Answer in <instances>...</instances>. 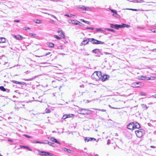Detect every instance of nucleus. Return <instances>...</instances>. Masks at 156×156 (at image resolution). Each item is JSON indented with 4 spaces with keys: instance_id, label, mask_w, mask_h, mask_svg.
I'll return each instance as SVG.
<instances>
[{
    "instance_id": "7",
    "label": "nucleus",
    "mask_w": 156,
    "mask_h": 156,
    "mask_svg": "<svg viewBox=\"0 0 156 156\" xmlns=\"http://www.w3.org/2000/svg\"><path fill=\"white\" fill-rule=\"evenodd\" d=\"M134 122L130 123L127 125V128L129 129H134Z\"/></svg>"
},
{
    "instance_id": "25",
    "label": "nucleus",
    "mask_w": 156,
    "mask_h": 156,
    "mask_svg": "<svg viewBox=\"0 0 156 156\" xmlns=\"http://www.w3.org/2000/svg\"><path fill=\"white\" fill-rule=\"evenodd\" d=\"M94 53H97L98 52H99V49H95L94 50H93L92 51Z\"/></svg>"
},
{
    "instance_id": "17",
    "label": "nucleus",
    "mask_w": 156,
    "mask_h": 156,
    "mask_svg": "<svg viewBox=\"0 0 156 156\" xmlns=\"http://www.w3.org/2000/svg\"><path fill=\"white\" fill-rule=\"evenodd\" d=\"M120 28H123L125 27H130L129 25H127L124 23H123L122 25H120Z\"/></svg>"
},
{
    "instance_id": "26",
    "label": "nucleus",
    "mask_w": 156,
    "mask_h": 156,
    "mask_svg": "<svg viewBox=\"0 0 156 156\" xmlns=\"http://www.w3.org/2000/svg\"><path fill=\"white\" fill-rule=\"evenodd\" d=\"M141 107L143 108H145V109H147L148 108V107L147 106L144 104H142L141 105Z\"/></svg>"
},
{
    "instance_id": "33",
    "label": "nucleus",
    "mask_w": 156,
    "mask_h": 156,
    "mask_svg": "<svg viewBox=\"0 0 156 156\" xmlns=\"http://www.w3.org/2000/svg\"><path fill=\"white\" fill-rule=\"evenodd\" d=\"M93 109H95V110H98L99 111H101L102 112H105L106 111V110H105L104 109H97V108H93Z\"/></svg>"
},
{
    "instance_id": "13",
    "label": "nucleus",
    "mask_w": 156,
    "mask_h": 156,
    "mask_svg": "<svg viewBox=\"0 0 156 156\" xmlns=\"http://www.w3.org/2000/svg\"><path fill=\"white\" fill-rule=\"evenodd\" d=\"M134 129H139L140 127V124L137 122H136L135 123H134Z\"/></svg>"
},
{
    "instance_id": "54",
    "label": "nucleus",
    "mask_w": 156,
    "mask_h": 156,
    "mask_svg": "<svg viewBox=\"0 0 156 156\" xmlns=\"http://www.w3.org/2000/svg\"><path fill=\"white\" fill-rule=\"evenodd\" d=\"M38 143L46 144L47 143L46 142H41V141H38Z\"/></svg>"
},
{
    "instance_id": "34",
    "label": "nucleus",
    "mask_w": 156,
    "mask_h": 156,
    "mask_svg": "<svg viewBox=\"0 0 156 156\" xmlns=\"http://www.w3.org/2000/svg\"><path fill=\"white\" fill-rule=\"evenodd\" d=\"M47 144H48L52 146H53V145L54 144L53 143H52L49 141L48 142Z\"/></svg>"
},
{
    "instance_id": "24",
    "label": "nucleus",
    "mask_w": 156,
    "mask_h": 156,
    "mask_svg": "<svg viewBox=\"0 0 156 156\" xmlns=\"http://www.w3.org/2000/svg\"><path fill=\"white\" fill-rule=\"evenodd\" d=\"M132 86L133 87H140L139 86H137L136 83H134L132 84Z\"/></svg>"
},
{
    "instance_id": "64",
    "label": "nucleus",
    "mask_w": 156,
    "mask_h": 156,
    "mask_svg": "<svg viewBox=\"0 0 156 156\" xmlns=\"http://www.w3.org/2000/svg\"><path fill=\"white\" fill-rule=\"evenodd\" d=\"M110 144V142L109 140H108V141L107 142V144L108 145H109Z\"/></svg>"
},
{
    "instance_id": "38",
    "label": "nucleus",
    "mask_w": 156,
    "mask_h": 156,
    "mask_svg": "<svg viewBox=\"0 0 156 156\" xmlns=\"http://www.w3.org/2000/svg\"><path fill=\"white\" fill-rule=\"evenodd\" d=\"M75 135L77 137H78L80 136V133H79L76 131H75Z\"/></svg>"
},
{
    "instance_id": "53",
    "label": "nucleus",
    "mask_w": 156,
    "mask_h": 156,
    "mask_svg": "<svg viewBox=\"0 0 156 156\" xmlns=\"http://www.w3.org/2000/svg\"><path fill=\"white\" fill-rule=\"evenodd\" d=\"M14 22L19 23L20 21L19 20H14Z\"/></svg>"
},
{
    "instance_id": "27",
    "label": "nucleus",
    "mask_w": 156,
    "mask_h": 156,
    "mask_svg": "<svg viewBox=\"0 0 156 156\" xmlns=\"http://www.w3.org/2000/svg\"><path fill=\"white\" fill-rule=\"evenodd\" d=\"M0 89L3 91H5L6 90L3 86H1L0 87Z\"/></svg>"
},
{
    "instance_id": "59",
    "label": "nucleus",
    "mask_w": 156,
    "mask_h": 156,
    "mask_svg": "<svg viewBox=\"0 0 156 156\" xmlns=\"http://www.w3.org/2000/svg\"><path fill=\"white\" fill-rule=\"evenodd\" d=\"M50 22L51 23H53V24L54 23H55L54 21L53 20H51V21H50Z\"/></svg>"
},
{
    "instance_id": "2",
    "label": "nucleus",
    "mask_w": 156,
    "mask_h": 156,
    "mask_svg": "<svg viewBox=\"0 0 156 156\" xmlns=\"http://www.w3.org/2000/svg\"><path fill=\"white\" fill-rule=\"evenodd\" d=\"M91 111L87 109H80L78 110V113L81 114H88L90 113Z\"/></svg>"
},
{
    "instance_id": "60",
    "label": "nucleus",
    "mask_w": 156,
    "mask_h": 156,
    "mask_svg": "<svg viewBox=\"0 0 156 156\" xmlns=\"http://www.w3.org/2000/svg\"><path fill=\"white\" fill-rule=\"evenodd\" d=\"M41 76V75H37V76H35L34 77V78H33V79H34V78H37V77H38V76Z\"/></svg>"
},
{
    "instance_id": "41",
    "label": "nucleus",
    "mask_w": 156,
    "mask_h": 156,
    "mask_svg": "<svg viewBox=\"0 0 156 156\" xmlns=\"http://www.w3.org/2000/svg\"><path fill=\"white\" fill-rule=\"evenodd\" d=\"M23 136H25L27 138H32V137L30 136H28L26 134H24L23 135Z\"/></svg>"
},
{
    "instance_id": "20",
    "label": "nucleus",
    "mask_w": 156,
    "mask_h": 156,
    "mask_svg": "<svg viewBox=\"0 0 156 156\" xmlns=\"http://www.w3.org/2000/svg\"><path fill=\"white\" fill-rule=\"evenodd\" d=\"M47 44L50 47L52 48L54 46V44L52 43L48 42Z\"/></svg>"
},
{
    "instance_id": "44",
    "label": "nucleus",
    "mask_w": 156,
    "mask_h": 156,
    "mask_svg": "<svg viewBox=\"0 0 156 156\" xmlns=\"http://www.w3.org/2000/svg\"><path fill=\"white\" fill-rule=\"evenodd\" d=\"M86 28L87 29L91 30H94V27H86Z\"/></svg>"
},
{
    "instance_id": "45",
    "label": "nucleus",
    "mask_w": 156,
    "mask_h": 156,
    "mask_svg": "<svg viewBox=\"0 0 156 156\" xmlns=\"http://www.w3.org/2000/svg\"><path fill=\"white\" fill-rule=\"evenodd\" d=\"M30 28L29 27H24L23 28V29L24 30H27V29H29L30 30Z\"/></svg>"
},
{
    "instance_id": "29",
    "label": "nucleus",
    "mask_w": 156,
    "mask_h": 156,
    "mask_svg": "<svg viewBox=\"0 0 156 156\" xmlns=\"http://www.w3.org/2000/svg\"><path fill=\"white\" fill-rule=\"evenodd\" d=\"M17 84L25 85L26 84V83L24 82H21L18 81Z\"/></svg>"
},
{
    "instance_id": "21",
    "label": "nucleus",
    "mask_w": 156,
    "mask_h": 156,
    "mask_svg": "<svg viewBox=\"0 0 156 156\" xmlns=\"http://www.w3.org/2000/svg\"><path fill=\"white\" fill-rule=\"evenodd\" d=\"M141 77H143V78H142L141 79L142 80H151V78H149L148 77H147L146 76H142Z\"/></svg>"
},
{
    "instance_id": "61",
    "label": "nucleus",
    "mask_w": 156,
    "mask_h": 156,
    "mask_svg": "<svg viewBox=\"0 0 156 156\" xmlns=\"http://www.w3.org/2000/svg\"><path fill=\"white\" fill-rule=\"evenodd\" d=\"M105 55H108V54L110 55V54H111V53H108V52H105Z\"/></svg>"
},
{
    "instance_id": "57",
    "label": "nucleus",
    "mask_w": 156,
    "mask_h": 156,
    "mask_svg": "<svg viewBox=\"0 0 156 156\" xmlns=\"http://www.w3.org/2000/svg\"><path fill=\"white\" fill-rule=\"evenodd\" d=\"M150 30L151 31H152V32L153 33H156V29H155L154 30Z\"/></svg>"
},
{
    "instance_id": "3",
    "label": "nucleus",
    "mask_w": 156,
    "mask_h": 156,
    "mask_svg": "<svg viewBox=\"0 0 156 156\" xmlns=\"http://www.w3.org/2000/svg\"><path fill=\"white\" fill-rule=\"evenodd\" d=\"M39 154V155L41 156H44L45 155H49L50 156H54V154H53L46 152L45 151H38Z\"/></svg>"
},
{
    "instance_id": "36",
    "label": "nucleus",
    "mask_w": 156,
    "mask_h": 156,
    "mask_svg": "<svg viewBox=\"0 0 156 156\" xmlns=\"http://www.w3.org/2000/svg\"><path fill=\"white\" fill-rule=\"evenodd\" d=\"M67 118H68L67 115V114H65L64 115H63V116L62 118V119H64Z\"/></svg>"
},
{
    "instance_id": "5",
    "label": "nucleus",
    "mask_w": 156,
    "mask_h": 156,
    "mask_svg": "<svg viewBox=\"0 0 156 156\" xmlns=\"http://www.w3.org/2000/svg\"><path fill=\"white\" fill-rule=\"evenodd\" d=\"M109 9L112 12L114 13V14H112V16H113L116 17L117 18H119L120 17V16L117 13L116 11L114 9Z\"/></svg>"
},
{
    "instance_id": "9",
    "label": "nucleus",
    "mask_w": 156,
    "mask_h": 156,
    "mask_svg": "<svg viewBox=\"0 0 156 156\" xmlns=\"http://www.w3.org/2000/svg\"><path fill=\"white\" fill-rule=\"evenodd\" d=\"M89 38L87 39H86L85 40H84L81 43L80 45H85L87 44H88L89 42Z\"/></svg>"
},
{
    "instance_id": "16",
    "label": "nucleus",
    "mask_w": 156,
    "mask_h": 156,
    "mask_svg": "<svg viewBox=\"0 0 156 156\" xmlns=\"http://www.w3.org/2000/svg\"><path fill=\"white\" fill-rule=\"evenodd\" d=\"M58 33L59 34V36H62L64 38L65 37V35L63 34L62 31V30L58 31Z\"/></svg>"
},
{
    "instance_id": "14",
    "label": "nucleus",
    "mask_w": 156,
    "mask_h": 156,
    "mask_svg": "<svg viewBox=\"0 0 156 156\" xmlns=\"http://www.w3.org/2000/svg\"><path fill=\"white\" fill-rule=\"evenodd\" d=\"M89 41L91 42L92 43L94 44H96L97 40L94 38H89Z\"/></svg>"
},
{
    "instance_id": "37",
    "label": "nucleus",
    "mask_w": 156,
    "mask_h": 156,
    "mask_svg": "<svg viewBox=\"0 0 156 156\" xmlns=\"http://www.w3.org/2000/svg\"><path fill=\"white\" fill-rule=\"evenodd\" d=\"M96 31H102V32L104 31H103L102 30V29L101 28H96Z\"/></svg>"
},
{
    "instance_id": "18",
    "label": "nucleus",
    "mask_w": 156,
    "mask_h": 156,
    "mask_svg": "<svg viewBox=\"0 0 156 156\" xmlns=\"http://www.w3.org/2000/svg\"><path fill=\"white\" fill-rule=\"evenodd\" d=\"M5 38L4 37H0V43L5 42Z\"/></svg>"
},
{
    "instance_id": "51",
    "label": "nucleus",
    "mask_w": 156,
    "mask_h": 156,
    "mask_svg": "<svg viewBox=\"0 0 156 156\" xmlns=\"http://www.w3.org/2000/svg\"><path fill=\"white\" fill-rule=\"evenodd\" d=\"M31 142L33 143H38V141L34 140L32 141Z\"/></svg>"
},
{
    "instance_id": "32",
    "label": "nucleus",
    "mask_w": 156,
    "mask_h": 156,
    "mask_svg": "<svg viewBox=\"0 0 156 156\" xmlns=\"http://www.w3.org/2000/svg\"><path fill=\"white\" fill-rule=\"evenodd\" d=\"M127 9V10H131L134 11H138V10L137 9H133L126 8V9Z\"/></svg>"
},
{
    "instance_id": "15",
    "label": "nucleus",
    "mask_w": 156,
    "mask_h": 156,
    "mask_svg": "<svg viewBox=\"0 0 156 156\" xmlns=\"http://www.w3.org/2000/svg\"><path fill=\"white\" fill-rule=\"evenodd\" d=\"M79 21L76 20H72L71 21V23L73 24H75L76 25H77L78 24Z\"/></svg>"
},
{
    "instance_id": "50",
    "label": "nucleus",
    "mask_w": 156,
    "mask_h": 156,
    "mask_svg": "<svg viewBox=\"0 0 156 156\" xmlns=\"http://www.w3.org/2000/svg\"><path fill=\"white\" fill-rule=\"evenodd\" d=\"M50 16L52 17L55 18V19L56 20H58L57 17L55 16L52 15H50Z\"/></svg>"
},
{
    "instance_id": "58",
    "label": "nucleus",
    "mask_w": 156,
    "mask_h": 156,
    "mask_svg": "<svg viewBox=\"0 0 156 156\" xmlns=\"http://www.w3.org/2000/svg\"><path fill=\"white\" fill-rule=\"evenodd\" d=\"M84 23L88 24H90V23L88 21H85V22H84Z\"/></svg>"
},
{
    "instance_id": "56",
    "label": "nucleus",
    "mask_w": 156,
    "mask_h": 156,
    "mask_svg": "<svg viewBox=\"0 0 156 156\" xmlns=\"http://www.w3.org/2000/svg\"><path fill=\"white\" fill-rule=\"evenodd\" d=\"M108 106H109V107L110 108H112V109H118V108H115L112 107L111 106V105H109Z\"/></svg>"
},
{
    "instance_id": "4",
    "label": "nucleus",
    "mask_w": 156,
    "mask_h": 156,
    "mask_svg": "<svg viewBox=\"0 0 156 156\" xmlns=\"http://www.w3.org/2000/svg\"><path fill=\"white\" fill-rule=\"evenodd\" d=\"M135 132L137 136L138 137H142L144 133V130L142 129L136 130Z\"/></svg>"
},
{
    "instance_id": "11",
    "label": "nucleus",
    "mask_w": 156,
    "mask_h": 156,
    "mask_svg": "<svg viewBox=\"0 0 156 156\" xmlns=\"http://www.w3.org/2000/svg\"><path fill=\"white\" fill-rule=\"evenodd\" d=\"M79 7L81 9H82L85 10H87V11H89V10L88 9H90V7H86L84 5H80V6H79Z\"/></svg>"
},
{
    "instance_id": "6",
    "label": "nucleus",
    "mask_w": 156,
    "mask_h": 156,
    "mask_svg": "<svg viewBox=\"0 0 156 156\" xmlns=\"http://www.w3.org/2000/svg\"><path fill=\"white\" fill-rule=\"evenodd\" d=\"M111 27L113 28H115L116 29H119V28H120V25L118 24H110Z\"/></svg>"
},
{
    "instance_id": "40",
    "label": "nucleus",
    "mask_w": 156,
    "mask_h": 156,
    "mask_svg": "<svg viewBox=\"0 0 156 156\" xmlns=\"http://www.w3.org/2000/svg\"><path fill=\"white\" fill-rule=\"evenodd\" d=\"M29 35L30 36H33L34 37H35L36 36V34H32V33H30L29 34Z\"/></svg>"
},
{
    "instance_id": "35",
    "label": "nucleus",
    "mask_w": 156,
    "mask_h": 156,
    "mask_svg": "<svg viewBox=\"0 0 156 156\" xmlns=\"http://www.w3.org/2000/svg\"><path fill=\"white\" fill-rule=\"evenodd\" d=\"M65 16H66L67 17H72L73 16H74V15H73V14H70V15H68V14H65Z\"/></svg>"
},
{
    "instance_id": "55",
    "label": "nucleus",
    "mask_w": 156,
    "mask_h": 156,
    "mask_svg": "<svg viewBox=\"0 0 156 156\" xmlns=\"http://www.w3.org/2000/svg\"><path fill=\"white\" fill-rule=\"evenodd\" d=\"M12 82L13 83H16V84H17L18 81H17L12 80Z\"/></svg>"
},
{
    "instance_id": "1",
    "label": "nucleus",
    "mask_w": 156,
    "mask_h": 156,
    "mask_svg": "<svg viewBox=\"0 0 156 156\" xmlns=\"http://www.w3.org/2000/svg\"><path fill=\"white\" fill-rule=\"evenodd\" d=\"M102 77L101 73V72H95L91 75V77L92 79L98 81L101 79Z\"/></svg>"
},
{
    "instance_id": "28",
    "label": "nucleus",
    "mask_w": 156,
    "mask_h": 156,
    "mask_svg": "<svg viewBox=\"0 0 156 156\" xmlns=\"http://www.w3.org/2000/svg\"><path fill=\"white\" fill-rule=\"evenodd\" d=\"M53 36L54 37L59 40H60L62 39V38L61 37L58 36L57 35H55Z\"/></svg>"
},
{
    "instance_id": "47",
    "label": "nucleus",
    "mask_w": 156,
    "mask_h": 156,
    "mask_svg": "<svg viewBox=\"0 0 156 156\" xmlns=\"http://www.w3.org/2000/svg\"><path fill=\"white\" fill-rule=\"evenodd\" d=\"M140 95L141 96H146V93L144 92H142L140 94Z\"/></svg>"
},
{
    "instance_id": "49",
    "label": "nucleus",
    "mask_w": 156,
    "mask_h": 156,
    "mask_svg": "<svg viewBox=\"0 0 156 156\" xmlns=\"http://www.w3.org/2000/svg\"><path fill=\"white\" fill-rule=\"evenodd\" d=\"M78 25H80V26H83L84 24H82V23L79 21Z\"/></svg>"
},
{
    "instance_id": "31",
    "label": "nucleus",
    "mask_w": 156,
    "mask_h": 156,
    "mask_svg": "<svg viewBox=\"0 0 156 156\" xmlns=\"http://www.w3.org/2000/svg\"><path fill=\"white\" fill-rule=\"evenodd\" d=\"M84 140L85 142L89 141L90 140L89 139V137H85L84 138Z\"/></svg>"
},
{
    "instance_id": "12",
    "label": "nucleus",
    "mask_w": 156,
    "mask_h": 156,
    "mask_svg": "<svg viewBox=\"0 0 156 156\" xmlns=\"http://www.w3.org/2000/svg\"><path fill=\"white\" fill-rule=\"evenodd\" d=\"M13 37H14L16 38L17 40H23V37L22 36L20 35H18L16 36L15 35H13Z\"/></svg>"
},
{
    "instance_id": "19",
    "label": "nucleus",
    "mask_w": 156,
    "mask_h": 156,
    "mask_svg": "<svg viewBox=\"0 0 156 156\" xmlns=\"http://www.w3.org/2000/svg\"><path fill=\"white\" fill-rule=\"evenodd\" d=\"M62 149L65 151H66L69 153H71L72 151L69 149H67L65 147H63Z\"/></svg>"
},
{
    "instance_id": "52",
    "label": "nucleus",
    "mask_w": 156,
    "mask_h": 156,
    "mask_svg": "<svg viewBox=\"0 0 156 156\" xmlns=\"http://www.w3.org/2000/svg\"><path fill=\"white\" fill-rule=\"evenodd\" d=\"M89 139L90 140V141H91L93 140H96V139L94 138H90L89 137Z\"/></svg>"
},
{
    "instance_id": "22",
    "label": "nucleus",
    "mask_w": 156,
    "mask_h": 156,
    "mask_svg": "<svg viewBox=\"0 0 156 156\" xmlns=\"http://www.w3.org/2000/svg\"><path fill=\"white\" fill-rule=\"evenodd\" d=\"M20 147L21 148H26V149H28V150H29L30 151H32V150L30 149L28 147V146H20Z\"/></svg>"
},
{
    "instance_id": "62",
    "label": "nucleus",
    "mask_w": 156,
    "mask_h": 156,
    "mask_svg": "<svg viewBox=\"0 0 156 156\" xmlns=\"http://www.w3.org/2000/svg\"><path fill=\"white\" fill-rule=\"evenodd\" d=\"M50 54V52H48V53H47V54H46L45 55H44V56H46V55H47Z\"/></svg>"
},
{
    "instance_id": "8",
    "label": "nucleus",
    "mask_w": 156,
    "mask_h": 156,
    "mask_svg": "<svg viewBox=\"0 0 156 156\" xmlns=\"http://www.w3.org/2000/svg\"><path fill=\"white\" fill-rule=\"evenodd\" d=\"M48 138L50 139L52 141L54 142L55 143H56L57 144H61V143L60 142H58V140H57L55 138L53 137H48Z\"/></svg>"
},
{
    "instance_id": "23",
    "label": "nucleus",
    "mask_w": 156,
    "mask_h": 156,
    "mask_svg": "<svg viewBox=\"0 0 156 156\" xmlns=\"http://www.w3.org/2000/svg\"><path fill=\"white\" fill-rule=\"evenodd\" d=\"M97 42V44H105V43L104 42H102L101 41H99L98 40H97V41H96Z\"/></svg>"
},
{
    "instance_id": "42",
    "label": "nucleus",
    "mask_w": 156,
    "mask_h": 156,
    "mask_svg": "<svg viewBox=\"0 0 156 156\" xmlns=\"http://www.w3.org/2000/svg\"><path fill=\"white\" fill-rule=\"evenodd\" d=\"M67 115L68 118H70V117H72L73 115V114H67Z\"/></svg>"
},
{
    "instance_id": "43",
    "label": "nucleus",
    "mask_w": 156,
    "mask_h": 156,
    "mask_svg": "<svg viewBox=\"0 0 156 156\" xmlns=\"http://www.w3.org/2000/svg\"><path fill=\"white\" fill-rule=\"evenodd\" d=\"M58 49H63V47L62 45H60L59 46H58Z\"/></svg>"
},
{
    "instance_id": "63",
    "label": "nucleus",
    "mask_w": 156,
    "mask_h": 156,
    "mask_svg": "<svg viewBox=\"0 0 156 156\" xmlns=\"http://www.w3.org/2000/svg\"><path fill=\"white\" fill-rule=\"evenodd\" d=\"M80 20L82 22H84H84H85V20H83V19H80Z\"/></svg>"
},
{
    "instance_id": "30",
    "label": "nucleus",
    "mask_w": 156,
    "mask_h": 156,
    "mask_svg": "<svg viewBox=\"0 0 156 156\" xmlns=\"http://www.w3.org/2000/svg\"><path fill=\"white\" fill-rule=\"evenodd\" d=\"M105 30H106L109 31H111V32H115V30L113 29H112L106 28H105Z\"/></svg>"
},
{
    "instance_id": "39",
    "label": "nucleus",
    "mask_w": 156,
    "mask_h": 156,
    "mask_svg": "<svg viewBox=\"0 0 156 156\" xmlns=\"http://www.w3.org/2000/svg\"><path fill=\"white\" fill-rule=\"evenodd\" d=\"M35 23L38 24H40L41 23V21L39 20H37L35 22Z\"/></svg>"
},
{
    "instance_id": "48",
    "label": "nucleus",
    "mask_w": 156,
    "mask_h": 156,
    "mask_svg": "<svg viewBox=\"0 0 156 156\" xmlns=\"http://www.w3.org/2000/svg\"><path fill=\"white\" fill-rule=\"evenodd\" d=\"M51 112V111L49 109H46V113H50Z\"/></svg>"
},
{
    "instance_id": "10",
    "label": "nucleus",
    "mask_w": 156,
    "mask_h": 156,
    "mask_svg": "<svg viewBox=\"0 0 156 156\" xmlns=\"http://www.w3.org/2000/svg\"><path fill=\"white\" fill-rule=\"evenodd\" d=\"M108 77H109V76L107 75H104L103 76H102L101 79L102 81H104L108 79Z\"/></svg>"
},
{
    "instance_id": "46",
    "label": "nucleus",
    "mask_w": 156,
    "mask_h": 156,
    "mask_svg": "<svg viewBox=\"0 0 156 156\" xmlns=\"http://www.w3.org/2000/svg\"><path fill=\"white\" fill-rule=\"evenodd\" d=\"M33 80V78H30L28 79H24V80L27 81H31Z\"/></svg>"
}]
</instances>
